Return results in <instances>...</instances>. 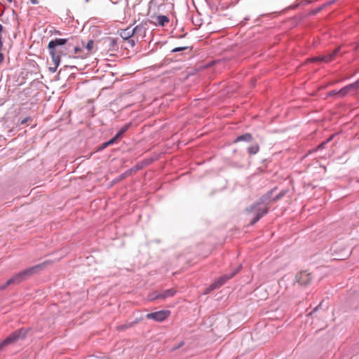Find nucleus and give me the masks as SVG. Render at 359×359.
Listing matches in <instances>:
<instances>
[{
	"mask_svg": "<svg viewBox=\"0 0 359 359\" xmlns=\"http://www.w3.org/2000/svg\"><path fill=\"white\" fill-rule=\"evenodd\" d=\"M111 42H112V43H113V44L116 43V42H115L114 39H112V40H111Z\"/></svg>",
	"mask_w": 359,
	"mask_h": 359,
	"instance_id": "ea45409f",
	"label": "nucleus"
},
{
	"mask_svg": "<svg viewBox=\"0 0 359 359\" xmlns=\"http://www.w3.org/2000/svg\"><path fill=\"white\" fill-rule=\"evenodd\" d=\"M176 290L173 288L165 290L160 292L161 299H165L166 298L174 296L176 293Z\"/></svg>",
	"mask_w": 359,
	"mask_h": 359,
	"instance_id": "f8f14e48",
	"label": "nucleus"
},
{
	"mask_svg": "<svg viewBox=\"0 0 359 359\" xmlns=\"http://www.w3.org/2000/svg\"><path fill=\"white\" fill-rule=\"evenodd\" d=\"M9 3H11L13 0H7Z\"/></svg>",
	"mask_w": 359,
	"mask_h": 359,
	"instance_id": "a19ab883",
	"label": "nucleus"
},
{
	"mask_svg": "<svg viewBox=\"0 0 359 359\" xmlns=\"http://www.w3.org/2000/svg\"><path fill=\"white\" fill-rule=\"evenodd\" d=\"M340 47L335 48L331 53H329L325 55H323V60L325 63L330 62L335 59L336 55L339 53Z\"/></svg>",
	"mask_w": 359,
	"mask_h": 359,
	"instance_id": "6e6552de",
	"label": "nucleus"
},
{
	"mask_svg": "<svg viewBox=\"0 0 359 359\" xmlns=\"http://www.w3.org/2000/svg\"><path fill=\"white\" fill-rule=\"evenodd\" d=\"M326 144H327V142L326 141L323 142L316 149H314L312 151H310L309 153H312L313 151H318V150H320V149H325Z\"/></svg>",
	"mask_w": 359,
	"mask_h": 359,
	"instance_id": "412c9836",
	"label": "nucleus"
},
{
	"mask_svg": "<svg viewBox=\"0 0 359 359\" xmlns=\"http://www.w3.org/2000/svg\"><path fill=\"white\" fill-rule=\"evenodd\" d=\"M73 50V55L79 54L81 50V48H80L79 46H74L73 43V46L72 47L71 51Z\"/></svg>",
	"mask_w": 359,
	"mask_h": 359,
	"instance_id": "aec40b11",
	"label": "nucleus"
},
{
	"mask_svg": "<svg viewBox=\"0 0 359 359\" xmlns=\"http://www.w3.org/2000/svg\"><path fill=\"white\" fill-rule=\"evenodd\" d=\"M30 1L34 5L37 4L39 3L38 0H30Z\"/></svg>",
	"mask_w": 359,
	"mask_h": 359,
	"instance_id": "72a5a7b5",
	"label": "nucleus"
},
{
	"mask_svg": "<svg viewBox=\"0 0 359 359\" xmlns=\"http://www.w3.org/2000/svg\"><path fill=\"white\" fill-rule=\"evenodd\" d=\"M27 332L28 330L24 328L19 329L13 332L0 343V351L3 350L4 347L11 343L17 341L19 339H25Z\"/></svg>",
	"mask_w": 359,
	"mask_h": 359,
	"instance_id": "20e7f679",
	"label": "nucleus"
},
{
	"mask_svg": "<svg viewBox=\"0 0 359 359\" xmlns=\"http://www.w3.org/2000/svg\"><path fill=\"white\" fill-rule=\"evenodd\" d=\"M170 313L169 311L162 310L147 313L146 317L148 319H152L157 322H162L169 316Z\"/></svg>",
	"mask_w": 359,
	"mask_h": 359,
	"instance_id": "423d86ee",
	"label": "nucleus"
},
{
	"mask_svg": "<svg viewBox=\"0 0 359 359\" xmlns=\"http://www.w3.org/2000/svg\"><path fill=\"white\" fill-rule=\"evenodd\" d=\"M131 123H128L125 124L123 127L120 128L118 132L115 135L118 139L121 138V137L130 128Z\"/></svg>",
	"mask_w": 359,
	"mask_h": 359,
	"instance_id": "2eb2a0df",
	"label": "nucleus"
},
{
	"mask_svg": "<svg viewBox=\"0 0 359 359\" xmlns=\"http://www.w3.org/2000/svg\"><path fill=\"white\" fill-rule=\"evenodd\" d=\"M322 58H323V55L322 56H318V57H313L311 60L312 62H323Z\"/></svg>",
	"mask_w": 359,
	"mask_h": 359,
	"instance_id": "a878e982",
	"label": "nucleus"
},
{
	"mask_svg": "<svg viewBox=\"0 0 359 359\" xmlns=\"http://www.w3.org/2000/svg\"><path fill=\"white\" fill-rule=\"evenodd\" d=\"M54 65H55L54 67H49V71L51 72L52 73H54L57 70V69L59 66V65H56V64H54Z\"/></svg>",
	"mask_w": 359,
	"mask_h": 359,
	"instance_id": "c85d7f7f",
	"label": "nucleus"
},
{
	"mask_svg": "<svg viewBox=\"0 0 359 359\" xmlns=\"http://www.w3.org/2000/svg\"><path fill=\"white\" fill-rule=\"evenodd\" d=\"M118 140V139L116 136H114L113 138H111L109 141L104 142L102 144V146L100 147V149H104L106 147H107L108 146L114 144Z\"/></svg>",
	"mask_w": 359,
	"mask_h": 359,
	"instance_id": "a211bd4d",
	"label": "nucleus"
},
{
	"mask_svg": "<svg viewBox=\"0 0 359 359\" xmlns=\"http://www.w3.org/2000/svg\"><path fill=\"white\" fill-rule=\"evenodd\" d=\"M241 268H242V266L239 265L232 272L226 273L224 276H221L217 281H215V283H213L212 284H211L210 285V287L208 288V291L213 290L222 286V285H224L227 280L231 278L236 273H238L240 271V270L241 269Z\"/></svg>",
	"mask_w": 359,
	"mask_h": 359,
	"instance_id": "39448f33",
	"label": "nucleus"
},
{
	"mask_svg": "<svg viewBox=\"0 0 359 359\" xmlns=\"http://www.w3.org/2000/svg\"><path fill=\"white\" fill-rule=\"evenodd\" d=\"M312 278L313 277L311 273H308L307 271H301L296 276L297 282L302 286L308 285L311 283Z\"/></svg>",
	"mask_w": 359,
	"mask_h": 359,
	"instance_id": "0eeeda50",
	"label": "nucleus"
},
{
	"mask_svg": "<svg viewBox=\"0 0 359 359\" xmlns=\"http://www.w3.org/2000/svg\"><path fill=\"white\" fill-rule=\"evenodd\" d=\"M120 36L123 40L130 39L133 36L132 27H128L126 29H123L120 33Z\"/></svg>",
	"mask_w": 359,
	"mask_h": 359,
	"instance_id": "9b49d317",
	"label": "nucleus"
},
{
	"mask_svg": "<svg viewBox=\"0 0 359 359\" xmlns=\"http://www.w3.org/2000/svg\"><path fill=\"white\" fill-rule=\"evenodd\" d=\"M30 119H31V118L29 116H27L20 121V124L24 125V124L27 123Z\"/></svg>",
	"mask_w": 359,
	"mask_h": 359,
	"instance_id": "bb28decb",
	"label": "nucleus"
},
{
	"mask_svg": "<svg viewBox=\"0 0 359 359\" xmlns=\"http://www.w3.org/2000/svg\"><path fill=\"white\" fill-rule=\"evenodd\" d=\"M188 48H189V46L177 47V48H173L171 52H172V53L180 52V51L187 50Z\"/></svg>",
	"mask_w": 359,
	"mask_h": 359,
	"instance_id": "5701e85b",
	"label": "nucleus"
},
{
	"mask_svg": "<svg viewBox=\"0 0 359 359\" xmlns=\"http://www.w3.org/2000/svg\"><path fill=\"white\" fill-rule=\"evenodd\" d=\"M252 140H253L252 135L250 133H247L243 135L238 136L233 140V143H237V142H243V141L247 142H250L252 141Z\"/></svg>",
	"mask_w": 359,
	"mask_h": 359,
	"instance_id": "9d476101",
	"label": "nucleus"
},
{
	"mask_svg": "<svg viewBox=\"0 0 359 359\" xmlns=\"http://www.w3.org/2000/svg\"><path fill=\"white\" fill-rule=\"evenodd\" d=\"M318 307H319V306H317V307H316V308L313 309V312H315L316 311H317V310L318 309Z\"/></svg>",
	"mask_w": 359,
	"mask_h": 359,
	"instance_id": "4c0bfd02",
	"label": "nucleus"
},
{
	"mask_svg": "<svg viewBox=\"0 0 359 359\" xmlns=\"http://www.w3.org/2000/svg\"><path fill=\"white\" fill-rule=\"evenodd\" d=\"M332 138H333V135H332L331 137H330L326 140L327 143V142H329L330 141H331V140H332Z\"/></svg>",
	"mask_w": 359,
	"mask_h": 359,
	"instance_id": "c9c22d12",
	"label": "nucleus"
},
{
	"mask_svg": "<svg viewBox=\"0 0 359 359\" xmlns=\"http://www.w3.org/2000/svg\"><path fill=\"white\" fill-rule=\"evenodd\" d=\"M133 35H142L144 32V28L142 25H137L132 28Z\"/></svg>",
	"mask_w": 359,
	"mask_h": 359,
	"instance_id": "dca6fc26",
	"label": "nucleus"
},
{
	"mask_svg": "<svg viewBox=\"0 0 359 359\" xmlns=\"http://www.w3.org/2000/svg\"><path fill=\"white\" fill-rule=\"evenodd\" d=\"M248 153L250 155H255L257 154L259 151V146L257 143H254L251 144L249 147L247 149Z\"/></svg>",
	"mask_w": 359,
	"mask_h": 359,
	"instance_id": "4468645a",
	"label": "nucleus"
},
{
	"mask_svg": "<svg viewBox=\"0 0 359 359\" xmlns=\"http://www.w3.org/2000/svg\"><path fill=\"white\" fill-rule=\"evenodd\" d=\"M355 91L352 89L350 84L346 86L345 87L341 88L337 92V96L339 97H344L346 96L348 94H353Z\"/></svg>",
	"mask_w": 359,
	"mask_h": 359,
	"instance_id": "1a4fd4ad",
	"label": "nucleus"
},
{
	"mask_svg": "<svg viewBox=\"0 0 359 359\" xmlns=\"http://www.w3.org/2000/svg\"><path fill=\"white\" fill-rule=\"evenodd\" d=\"M337 92H338V90H332V91H330V92L328 93V95H329V96L337 95Z\"/></svg>",
	"mask_w": 359,
	"mask_h": 359,
	"instance_id": "c756f323",
	"label": "nucleus"
},
{
	"mask_svg": "<svg viewBox=\"0 0 359 359\" xmlns=\"http://www.w3.org/2000/svg\"><path fill=\"white\" fill-rule=\"evenodd\" d=\"M9 285H7V281H6L4 284L0 285V290H4Z\"/></svg>",
	"mask_w": 359,
	"mask_h": 359,
	"instance_id": "7c9ffc66",
	"label": "nucleus"
},
{
	"mask_svg": "<svg viewBox=\"0 0 359 359\" xmlns=\"http://www.w3.org/2000/svg\"><path fill=\"white\" fill-rule=\"evenodd\" d=\"M73 41V37H71L69 39L56 38L49 41L48 49L53 64L60 65L62 56L69 55V57H79V56L70 54Z\"/></svg>",
	"mask_w": 359,
	"mask_h": 359,
	"instance_id": "f257e3e1",
	"label": "nucleus"
},
{
	"mask_svg": "<svg viewBox=\"0 0 359 359\" xmlns=\"http://www.w3.org/2000/svg\"><path fill=\"white\" fill-rule=\"evenodd\" d=\"M46 265V262L29 267L19 273L15 274L7 280V285H18L25 281L32 276L36 274L40 270H42Z\"/></svg>",
	"mask_w": 359,
	"mask_h": 359,
	"instance_id": "7ed1b4c3",
	"label": "nucleus"
},
{
	"mask_svg": "<svg viewBox=\"0 0 359 359\" xmlns=\"http://www.w3.org/2000/svg\"><path fill=\"white\" fill-rule=\"evenodd\" d=\"M126 327H127V326H126V325H122V326L121 327V329H125V328H126Z\"/></svg>",
	"mask_w": 359,
	"mask_h": 359,
	"instance_id": "58836bf2",
	"label": "nucleus"
},
{
	"mask_svg": "<svg viewBox=\"0 0 359 359\" xmlns=\"http://www.w3.org/2000/svg\"><path fill=\"white\" fill-rule=\"evenodd\" d=\"M148 297L151 301L161 299L160 292L157 291L153 292L149 294Z\"/></svg>",
	"mask_w": 359,
	"mask_h": 359,
	"instance_id": "6ab92c4d",
	"label": "nucleus"
},
{
	"mask_svg": "<svg viewBox=\"0 0 359 359\" xmlns=\"http://www.w3.org/2000/svg\"><path fill=\"white\" fill-rule=\"evenodd\" d=\"M323 7H324V6H320V7L316 8L315 10H313L312 11V14L315 15V14L318 13L323 8Z\"/></svg>",
	"mask_w": 359,
	"mask_h": 359,
	"instance_id": "cd10ccee",
	"label": "nucleus"
},
{
	"mask_svg": "<svg viewBox=\"0 0 359 359\" xmlns=\"http://www.w3.org/2000/svg\"><path fill=\"white\" fill-rule=\"evenodd\" d=\"M4 55L1 53H0V62H1L4 60Z\"/></svg>",
	"mask_w": 359,
	"mask_h": 359,
	"instance_id": "f704fd0d",
	"label": "nucleus"
},
{
	"mask_svg": "<svg viewBox=\"0 0 359 359\" xmlns=\"http://www.w3.org/2000/svg\"><path fill=\"white\" fill-rule=\"evenodd\" d=\"M131 172H132V170L125 172L124 173L121 174V175L120 176V179H124V178L128 177L131 174Z\"/></svg>",
	"mask_w": 359,
	"mask_h": 359,
	"instance_id": "393cba45",
	"label": "nucleus"
},
{
	"mask_svg": "<svg viewBox=\"0 0 359 359\" xmlns=\"http://www.w3.org/2000/svg\"><path fill=\"white\" fill-rule=\"evenodd\" d=\"M275 189H276L269 191L266 194L259 198V201L257 203H255L252 204L249 208H246L247 212H252L255 215V217L251 220L250 223V225H254L268 212V208L260 206V205L269 201L268 200Z\"/></svg>",
	"mask_w": 359,
	"mask_h": 359,
	"instance_id": "f03ea898",
	"label": "nucleus"
},
{
	"mask_svg": "<svg viewBox=\"0 0 359 359\" xmlns=\"http://www.w3.org/2000/svg\"><path fill=\"white\" fill-rule=\"evenodd\" d=\"M183 344H184V342L181 341L177 346L172 348V350H176V349L179 348L180 347H181Z\"/></svg>",
	"mask_w": 359,
	"mask_h": 359,
	"instance_id": "2f4dec72",
	"label": "nucleus"
},
{
	"mask_svg": "<svg viewBox=\"0 0 359 359\" xmlns=\"http://www.w3.org/2000/svg\"><path fill=\"white\" fill-rule=\"evenodd\" d=\"M3 30V26L0 24V33L2 32Z\"/></svg>",
	"mask_w": 359,
	"mask_h": 359,
	"instance_id": "e433bc0d",
	"label": "nucleus"
},
{
	"mask_svg": "<svg viewBox=\"0 0 359 359\" xmlns=\"http://www.w3.org/2000/svg\"><path fill=\"white\" fill-rule=\"evenodd\" d=\"M352 89L355 92L359 88V79L354 83L350 84Z\"/></svg>",
	"mask_w": 359,
	"mask_h": 359,
	"instance_id": "b1692460",
	"label": "nucleus"
},
{
	"mask_svg": "<svg viewBox=\"0 0 359 359\" xmlns=\"http://www.w3.org/2000/svg\"><path fill=\"white\" fill-rule=\"evenodd\" d=\"M287 189H283L278 194H277L275 197L273 198H271V196L269 198V199L268 200L269 202L270 201H278L279 199H280L281 198H283L284 196H285V194H287Z\"/></svg>",
	"mask_w": 359,
	"mask_h": 359,
	"instance_id": "f3484780",
	"label": "nucleus"
},
{
	"mask_svg": "<svg viewBox=\"0 0 359 359\" xmlns=\"http://www.w3.org/2000/svg\"><path fill=\"white\" fill-rule=\"evenodd\" d=\"M154 22L156 25L164 27L169 22V18L166 15H158Z\"/></svg>",
	"mask_w": 359,
	"mask_h": 359,
	"instance_id": "ddd939ff",
	"label": "nucleus"
},
{
	"mask_svg": "<svg viewBox=\"0 0 359 359\" xmlns=\"http://www.w3.org/2000/svg\"><path fill=\"white\" fill-rule=\"evenodd\" d=\"M94 44L93 40L90 39L88 41L87 44L86 45V48L88 50V51H90L93 49Z\"/></svg>",
	"mask_w": 359,
	"mask_h": 359,
	"instance_id": "4be33fe9",
	"label": "nucleus"
},
{
	"mask_svg": "<svg viewBox=\"0 0 359 359\" xmlns=\"http://www.w3.org/2000/svg\"><path fill=\"white\" fill-rule=\"evenodd\" d=\"M128 41V43H130L131 46H135V41L133 39H127Z\"/></svg>",
	"mask_w": 359,
	"mask_h": 359,
	"instance_id": "473e14b6",
	"label": "nucleus"
}]
</instances>
